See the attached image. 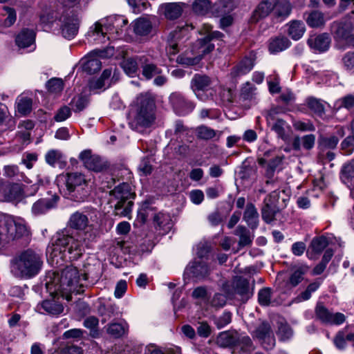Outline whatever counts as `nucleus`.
I'll use <instances>...</instances> for the list:
<instances>
[{"label": "nucleus", "mask_w": 354, "mask_h": 354, "mask_svg": "<svg viewBox=\"0 0 354 354\" xmlns=\"http://www.w3.org/2000/svg\"><path fill=\"white\" fill-rule=\"evenodd\" d=\"M6 227L8 240L19 239L29 234L26 221L20 217L8 218L6 221Z\"/></svg>", "instance_id": "obj_9"}, {"label": "nucleus", "mask_w": 354, "mask_h": 354, "mask_svg": "<svg viewBox=\"0 0 354 354\" xmlns=\"http://www.w3.org/2000/svg\"><path fill=\"white\" fill-rule=\"evenodd\" d=\"M185 28L176 29L170 32L167 42L171 49L170 53L176 54L179 50V45L185 32Z\"/></svg>", "instance_id": "obj_30"}, {"label": "nucleus", "mask_w": 354, "mask_h": 354, "mask_svg": "<svg viewBox=\"0 0 354 354\" xmlns=\"http://www.w3.org/2000/svg\"><path fill=\"white\" fill-rule=\"evenodd\" d=\"M58 197L51 198H42L35 202L32 207V211L35 214H44L48 210L56 206Z\"/></svg>", "instance_id": "obj_27"}, {"label": "nucleus", "mask_w": 354, "mask_h": 354, "mask_svg": "<svg viewBox=\"0 0 354 354\" xmlns=\"http://www.w3.org/2000/svg\"><path fill=\"white\" fill-rule=\"evenodd\" d=\"M139 61L142 68V75L146 80H151L157 75L162 73V70L156 64L150 62L147 57H140Z\"/></svg>", "instance_id": "obj_18"}, {"label": "nucleus", "mask_w": 354, "mask_h": 354, "mask_svg": "<svg viewBox=\"0 0 354 354\" xmlns=\"http://www.w3.org/2000/svg\"><path fill=\"white\" fill-rule=\"evenodd\" d=\"M155 98L150 93H140L136 97L132 109L129 125L135 131L142 132L151 127L156 119Z\"/></svg>", "instance_id": "obj_2"}, {"label": "nucleus", "mask_w": 354, "mask_h": 354, "mask_svg": "<svg viewBox=\"0 0 354 354\" xmlns=\"http://www.w3.org/2000/svg\"><path fill=\"white\" fill-rule=\"evenodd\" d=\"M212 84V80L209 77L202 74H195L191 80V88L196 97L202 101L207 100V95L201 94V92L207 91L208 87Z\"/></svg>", "instance_id": "obj_13"}, {"label": "nucleus", "mask_w": 354, "mask_h": 354, "mask_svg": "<svg viewBox=\"0 0 354 354\" xmlns=\"http://www.w3.org/2000/svg\"><path fill=\"white\" fill-rule=\"evenodd\" d=\"M234 234L239 237V248L241 249L251 245L254 236L246 227L243 225L237 226Z\"/></svg>", "instance_id": "obj_26"}, {"label": "nucleus", "mask_w": 354, "mask_h": 354, "mask_svg": "<svg viewBox=\"0 0 354 354\" xmlns=\"http://www.w3.org/2000/svg\"><path fill=\"white\" fill-rule=\"evenodd\" d=\"M307 43L311 48L319 52H324L329 48L330 39L328 35L322 34L310 37Z\"/></svg>", "instance_id": "obj_19"}, {"label": "nucleus", "mask_w": 354, "mask_h": 354, "mask_svg": "<svg viewBox=\"0 0 354 354\" xmlns=\"http://www.w3.org/2000/svg\"><path fill=\"white\" fill-rule=\"evenodd\" d=\"M283 156H277L271 158L267 162V165L265 170V176L268 180H266V184L272 183V178L277 168L281 165L283 161Z\"/></svg>", "instance_id": "obj_34"}, {"label": "nucleus", "mask_w": 354, "mask_h": 354, "mask_svg": "<svg viewBox=\"0 0 354 354\" xmlns=\"http://www.w3.org/2000/svg\"><path fill=\"white\" fill-rule=\"evenodd\" d=\"M160 10L167 19H178L183 12V4L180 3H166L160 6Z\"/></svg>", "instance_id": "obj_20"}, {"label": "nucleus", "mask_w": 354, "mask_h": 354, "mask_svg": "<svg viewBox=\"0 0 354 354\" xmlns=\"http://www.w3.org/2000/svg\"><path fill=\"white\" fill-rule=\"evenodd\" d=\"M185 272L189 277L201 278L207 276L209 272V269L205 263L194 261L186 268Z\"/></svg>", "instance_id": "obj_23"}, {"label": "nucleus", "mask_w": 354, "mask_h": 354, "mask_svg": "<svg viewBox=\"0 0 354 354\" xmlns=\"http://www.w3.org/2000/svg\"><path fill=\"white\" fill-rule=\"evenodd\" d=\"M131 26L133 31L136 36L146 37L149 35L153 31V25L151 21L145 17H140L134 20Z\"/></svg>", "instance_id": "obj_17"}, {"label": "nucleus", "mask_w": 354, "mask_h": 354, "mask_svg": "<svg viewBox=\"0 0 354 354\" xmlns=\"http://www.w3.org/2000/svg\"><path fill=\"white\" fill-rule=\"evenodd\" d=\"M272 131H274L278 137L283 140H286L288 138V135L286 133V128L288 127L287 122L283 120L280 119L274 122V123L272 124L269 126Z\"/></svg>", "instance_id": "obj_41"}, {"label": "nucleus", "mask_w": 354, "mask_h": 354, "mask_svg": "<svg viewBox=\"0 0 354 354\" xmlns=\"http://www.w3.org/2000/svg\"><path fill=\"white\" fill-rule=\"evenodd\" d=\"M153 209L148 202L142 203L141 207L138 212V218L141 223H145L147 218L150 216H153Z\"/></svg>", "instance_id": "obj_52"}, {"label": "nucleus", "mask_w": 354, "mask_h": 354, "mask_svg": "<svg viewBox=\"0 0 354 354\" xmlns=\"http://www.w3.org/2000/svg\"><path fill=\"white\" fill-rule=\"evenodd\" d=\"M89 223L87 215L77 211L71 215L67 225L69 228L77 231H85L84 241L86 239L93 241L95 238V233L93 232V225Z\"/></svg>", "instance_id": "obj_7"}, {"label": "nucleus", "mask_w": 354, "mask_h": 354, "mask_svg": "<svg viewBox=\"0 0 354 354\" xmlns=\"http://www.w3.org/2000/svg\"><path fill=\"white\" fill-rule=\"evenodd\" d=\"M98 324V319L94 316L88 317L84 321V326L90 329V335L94 338L99 337Z\"/></svg>", "instance_id": "obj_48"}, {"label": "nucleus", "mask_w": 354, "mask_h": 354, "mask_svg": "<svg viewBox=\"0 0 354 354\" xmlns=\"http://www.w3.org/2000/svg\"><path fill=\"white\" fill-rule=\"evenodd\" d=\"M339 142V139L336 136H330L329 137L322 136L319 139V147L322 149H335Z\"/></svg>", "instance_id": "obj_49"}, {"label": "nucleus", "mask_w": 354, "mask_h": 354, "mask_svg": "<svg viewBox=\"0 0 354 354\" xmlns=\"http://www.w3.org/2000/svg\"><path fill=\"white\" fill-rule=\"evenodd\" d=\"M79 158L89 170L100 172L108 167V165L100 156L92 155L91 150H84L80 153Z\"/></svg>", "instance_id": "obj_11"}, {"label": "nucleus", "mask_w": 354, "mask_h": 354, "mask_svg": "<svg viewBox=\"0 0 354 354\" xmlns=\"http://www.w3.org/2000/svg\"><path fill=\"white\" fill-rule=\"evenodd\" d=\"M41 307L48 314L51 315H59L64 311L63 305L55 298L43 301L41 304Z\"/></svg>", "instance_id": "obj_29"}, {"label": "nucleus", "mask_w": 354, "mask_h": 354, "mask_svg": "<svg viewBox=\"0 0 354 354\" xmlns=\"http://www.w3.org/2000/svg\"><path fill=\"white\" fill-rule=\"evenodd\" d=\"M243 218L251 229L257 227L259 225V213L254 205L252 203L246 205Z\"/></svg>", "instance_id": "obj_25"}, {"label": "nucleus", "mask_w": 354, "mask_h": 354, "mask_svg": "<svg viewBox=\"0 0 354 354\" xmlns=\"http://www.w3.org/2000/svg\"><path fill=\"white\" fill-rule=\"evenodd\" d=\"M46 87L48 91L51 93H59L62 91L64 84L61 79L52 78L47 82Z\"/></svg>", "instance_id": "obj_63"}, {"label": "nucleus", "mask_w": 354, "mask_h": 354, "mask_svg": "<svg viewBox=\"0 0 354 354\" xmlns=\"http://www.w3.org/2000/svg\"><path fill=\"white\" fill-rule=\"evenodd\" d=\"M232 321V314L230 312H224L219 317L214 318V322L217 328L221 329L230 324Z\"/></svg>", "instance_id": "obj_62"}, {"label": "nucleus", "mask_w": 354, "mask_h": 354, "mask_svg": "<svg viewBox=\"0 0 354 354\" xmlns=\"http://www.w3.org/2000/svg\"><path fill=\"white\" fill-rule=\"evenodd\" d=\"M201 60V56L196 55L194 57H191L187 55V54L180 55L177 57V62L183 65L186 66H194L198 64Z\"/></svg>", "instance_id": "obj_59"}, {"label": "nucleus", "mask_w": 354, "mask_h": 354, "mask_svg": "<svg viewBox=\"0 0 354 354\" xmlns=\"http://www.w3.org/2000/svg\"><path fill=\"white\" fill-rule=\"evenodd\" d=\"M43 266L41 256L28 249L15 255L10 261L12 274L20 279H31L37 275Z\"/></svg>", "instance_id": "obj_3"}, {"label": "nucleus", "mask_w": 354, "mask_h": 354, "mask_svg": "<svg viewBox=\"0 0 354 354\" xmlns=\"http://www.w3.org/2000/svg\"><path fill=\"white\" fill-rule=\"evenodd\" d=\"M339 107L351 110L354 108V93L348 94L338 100Z\"/></svg>", "instance_id": "obj_64"}, {"label": "nucleus", "mask_w": 354, "mask_h": 354, "mask_svg": "<svg viewBox=\"0 0 354 354\" xmlns=\"http://www.w3.org/2000/svg\"><path fill=\"white\" fill-rule=\"evenodd\" d=\"M195 133L198 139L203 140H211L216 135L215 130L205 125L198 127L195 130Z\"/></svg>", "instance_id": "obj_42"}, {"label": "nucleus", "mask_w": 354, "mask_h": 354, "mask_svg": "<svg viewBox=\"0 0 354 354\" xmlns=\"http://www.w3.org/2000/svg\"><path fill=\"white\" fill-rule=\"evenodd\" d=\"M102 67L101 62L97 59H90L84 64V69L86 72L92 74L97 72Z\"/></svg>", "instance_id": "obj_61"}, {"label": "nucleus", "mask_w": 354, "mask_h": 354, "mask_svg": "<svg viewBox=\"0 0 354 354\" xmlns=\"http://www.w3.org/2000/svg\"><path fill=\"white\" fill-rule=\"evenodd\" d=\"M79 273L77 268L69 266L63 269L60 274L53 272L48 276L46 283V288L50 294H61L70 300L71 293H83L84 288L87 286L84 282L87 280V274Z\"/></svg>", "instance_id": "obj_1"}, {"label": "nucleus", "mask_w": 354, "mask_h": 354, "mask_svg": "<svg viewBox=\"0 0 354 354\" xmlns=\"http://www.w3.org/2000/svg\"><path fill=\"white\" fill-rule=\"evenodd\" d=\"M45 160L48 165L53 167L58 165L59 167H63L66 163L62 153L57 149L48 151L45 156Z\"/></svg>", "instance_id": "obj_31"}, {"label": "nucleus", "mask_w": 354, "mask_h": 354, "mask_svg": "<svg viewBox=\"0 0 354 354\" xmlns=\"http://www.w3.org/2000/svg\"><path fill=\"white\" fill-rule=\"evenodd\" d=\"M109 194L112 200L117 201L114 207L115 214L121 217L130 218L133 205L131 199L135 196L130 185L127 183H120L111 189Z\"/></svg>", "instance_id": "obj_4"}, {"label": "nucleus", "mask_w": 354, "mask_h": 354, "mask_svg": "<svg viewBox=\"0 0 354 354\" xmlns=\"http://www.w3.org/2000/svg\"><path fill=\"white\" fill-rule=\"evenodd\" d=\"M234 284L235 292L243 299L247 300L252 295V292L250 291V284L247 279L239 277L234 281Z\"/></svg>", "instance_id": "obj_37"}, {"label": "nucleus", "mask_w": 354, "mask_h": 354, "mask_svg": "<svg viewBox=\"0 0 354 354\" xmlns=\"http://www.w3.org/2000/svg\"><path fill=\"white\" fill-rule=\"evenodd\" d=\"M264 203L265 205L261 209L262 218L266 223H270L275 219L276 215L274 207L271 204V196L265 198Z\"/></svg>", "instance_id": "obj_38"}, {"label": "nucleus", "mask_w": 354, "mask_h": 354, "mask_svg": "<svg viewBox=\"0 0 354 354\" xmlns=\"http://www.w3.org/2000/svg\"><path fill=\"white\" fill-rule=\"evenodd\" d=\"M309 269V266L306 264L292 266L287 284L293 288L297 286L304 279V276L308 272Z\"/></svg>", "instance_id": "obj_15"}, {"label": "nucleus", "mask_w": 354, "mask_h": 354, "mask_svg": "<svg viewBox=\"0 0 354 354\" xmlns=\"http://www.w3.org/2000/svg\"><path fill=\"white\" fill-rule=\"evenodd\" d=\"M278 0H263L253 12L252 21L257 22L261 19L268 16L274 11V6Z\"/></svg>", "instance_id": "obj_14"}, {"label": "nucleus", "mask_w": 354, "mask_h": 354, "mask_svg": "<svg viewBox=\"0 0 354 354\" xmlns=\"http://www.w3.org/2000/svg\"><path fill=\"white\" fill-rule=\"evenodd\" d=\"M3 197L5 201L12 202L21 199L24 196L22 186L18 183H12L3 187Z\"/></svg>", "instance_id": "obj_21"}, {"label": "nucleus", "mask_w": 354, "mask_h": 354, "mask_svg": "<svg viewBox=\"0 0 354 354\" xmlns=\"http://www.w3.org/2000/svg\"><path fill=\"white\" fill-rule=\"evenodd\" d=\"M283 112V109L280 106L272 107L270 109L265 113V117L268 126L274 123V122L279 120L281 118L278 115Z\"/></svg>", "instance_id": "obj_55"}, {"label": "nucleus", "mask_w": 354, "mask_h": 354, "mask_svg": "<svg viewBox=\"0 0 354 354\" xmlns=\"http://www.w3.org/2000/svg\"><path fill=\"white\" fill-rule=\"evenodd\" d=\"M209 38L205 37L197 41L198 46V56H201V59L205 55L212 52L214 48V45L210 43Z\"/></svg>", "instance_id": "obj_45"}, {"label": "nucleus", "mask_w": 354, "mask_h": 354, "mask_svg": "<svg viewBox=\"0 0 354 354\" xmlns=\"http://www.w3.org/2000/svg\"><path fill=\"white\" fill-rule=\"evenodd\" d=\"M292 5L287 0H278L274 6L273 15L276 18L284 19L288 17L292 12Z\"/></svg>", "instance_id": "obj_32"}, {"label": "nucleus", "mask_w": 354, "mask_h": 354, "mask_svg": "<svg viewBox=\"0 0 354 354\" xmlns=\"http://www.w3.org/2000/svg\"><path fill=\"white\" fill-rule=\"evenodd\" d=\"M235 7L233 0H218L213 6V12L221 16L230 13Z\"/></svg>", "instance_id": "obj_33"}, {"label": "nucleus", "mask_w": 354, "mask_h": 354, "mask_svg": "<svg viewBox=\"0 0 354 354\" xmlns=\"http://www.w3.org/2000/svg\"><path fill=\"white\" fill-rule=\"evenodd\" d=\"M55 250H59L71 261L78 259L84 251L82 240L68 234H63L56 240Z\"/></svg>", "instance_id": "obj_6"}, {"label": "nucleus", "mask_w": 354, "mask_h": 354, "mask_svg": "<svg viewBox=\"0 0 354 354\" xmlns=\"http://www.w3.org/2000/svg\"><path fill=\"white\" fill-rule=\"evenodd\" d=\"M315 314L316 319L319 320L324 324H328L329 322V317L331 311L328 309L322 303L319 302L317 304L315 308Z\"/></svg>", "instance_id": "obj_40"}, {"label": "nucleus", "mask_w": 354, "mask_h": 354, "mask_svg": "<svg viewBox=\"0 0 354 354\" xmlns=\"http://www.w3.org/2000/svg\"><path fill=\"white\" fill-rule=\"evenodd\" d=\"M62 21V34L68 39H72L77 34L80 19L77 14L72 12L63 15L61 19Z\"/></svg>", "instance_id": "obj_10"}, {"label": "nucleus", "mask_w": 354, "mask_h": 354, "mask_svg": "<svg viewBox=\"0 0 354 354\" xmlns=\"http://www.w3.org/2000/svg\"><path fill=\"white\" fill-rule=\"evenodd\" d=\"M252 337L259 341L263 348L270 350L276 344L275 337L270 324L263 322L252 333Z\"/></svg>", "instance_id": "obj_8"}, {"label": "nucleus", "mask_w": 354, "mask_h": 354, "mask_svg": "<svg viewBox=\"0 0 354 354\" xmlns=\"http://www.w3.org/2000/svg\"><path fill=\"white\" fill-rule=\"evenodd\" d=\"M237 332H222L217 337V344L222 347L235 346Z\"/></svg>", "instance_id": "obj_36"}, {"label": "nucleus", "mask_w": 354, "mask_h": 354, "mask_svg": "<svg viewBox=\"0 0 354 354\" xmlns=\"http://www.w3.org/2000/svg\"><path fill=\"white\" fill-rule=\"evenodd\" d=\"M290 44L291 42L286 36L279 35L270 39L268 50L270 53L275 54L285 50Z\"/></svg>", "instance_id": "obj_22"}, {"label": "nucleus", "mask_w": 354, "mask_h": 354, "mask_svg": "<svg viewBox=\"0 0 354 354\" xmlns=\"http://www.w3.org/2000/svg\"><path fill=\"white\" fill-rule=\"evenodd\" d=\"M153 219L156 228L162 229L169 225L170 216L168 214L159 212L154 214Z\"/></svg>", "instance_id": "obj_57"}, {"label": "nucleus", "mask_w": 354, "mask_h": 354, "mask_svg": "<svg viewBox=\"0 0 354 354\" xmlns=\"http://www.w3.org/2000/svg\"><path fill=\"white\" fill-rule=\"evenodd\" d=\"M277 334L280 341H287L292 337L293 331L288 324L281 323L279 325Z\"/></svg>", "instance_id": "obj_51"}, {"label": "nucleus", "mask_w": 354, "mask_h": 354, "mask_svg": "<svg viewBox=\"0 0 354 354\" xmlns=\"http://www.w3.org/2000/svg\"><path fill=\"white\" fill-rule=\"evenodd\" d=\"M308 106L310 109L318 115L324 113V105L322 101L314 97H310L307 101Z\"/></svg>", "instance_id": "obj_58"}, {"label": "nucleus", "mask_w": 354, "mask_h": 354, "mask_svg": "<svg viewBox=\"0 0 354 354\" xmlns=\"http://www.w3.org/2000/svg\"><path fill=\"white\" fill-rule=\"evenodd\" d=\"M88 99L86 96L79 95L74 97L71 102L75 112L82 111L87 105Z\"/></svg>", "instance_id": "obj_56"}, {"label": "nucleus", "mask_w": 354, "mask_h": 354, "mask_svg": "<svg viewBox=\"0 0 354 354\" xmlns=\"http://www.w3.org/2000/svg\"><path fill=\"white\" fill-rule=\"evenodd\" d=\"M257 88L252 83L247 82L241 88L240 97L243 100H251L255 97Z\"/></svg>", "instance_id": "obj_46"}, {"label": "nucleus", "mask_w": 354, "mask_h": 354, "mask_svg": "<svg viewBox=\"0 0 354 354\" xmlns=\"http://www.w3.org/2000/svg\"><path fill=\"white\" fill-rule=\"evenodd\" d=\"M328 241L324 236L315 237L310 242V248L316 254L322 253L328 246Z\"/></svg>", "instance_id": "obj_43"}, {"label": "nucleus", "mask_w": 354, "mask_h": 354, "mask_svg": "<svg viewBox=\"0 0 354 354\" xmlns=\"http://www.w3.org/2000/svg\"><path fill=\"white\" fill-rule=\"evenodd\" d=\"M306 21L307 24L313 28L322 26L325 23L323 14L317 10H314L309 13Z\"/></svg>", "instance_id": "obj_39"}, {"label": "nucleus", "mask_w": 354, "mask_h": 354, "mask_svg": "<svg viewBox=\"0 0 354 354\" xmlns=\"http://www.w3.org/2000/svg\"><path fill=\"white\" fill-rule=\"evenodd\" d=\"M121 66L126 74L129 76H133L138 70V64L136 61L132 58H128L122 61Z\"/></svg>", "instance_id": "obj_53"}, {"label": "nucleus", "mask_w": 354, "mask_h": 354, "mask_svg": "<svg viewBox=\"0 0 354 354\" xmlns=\"http://www.w3.org/2000/svg\"><path fill=\"white\" fill-rule=\"evenodd\" d=\"M210 5L209 0H196L193 3L192 8L195 13L203 15L208 12Z\"/></svg>", "instance_id": "obj_54"}, {"label": "nucleus", "mask_w": 354, "mask_h": 354, "mask_svg": "<svg viewBox=\"0 0 354 354\" xmlns=\"http://www.w3.org/2000/svg\"><path fill=\"white\" fill-rule=\"evenodd\" d=\"M169 102L175 112L179 115H185L192 112L195 108V104L187 100L182 94L175 92L169 96Z\"/></svg>", "instance_id": "obj_12"}, {"label": "nucleus", "mask_w": 354, "mask_h": 354, "mask_svg": "<svg viewBox=\"0 0 354 354\" xmlns=\"http://www.w3.org/2000/svg\"><path fill=\"white\" fill-rule=\"evenodd\" d=\"M32 101L29 97H21L17 102V111L23 115H27L32 111Z\"/></svg>", "instance_id": "obj_50"}, {"label": "nucleus", "mask_w": 354, "mask_h": 354, "mask_svg": "<svg viewBox=\"0 0 354 354\" xmlns=\"http://www.w3.org/2000/svg\"><path fill=\"white\" fill-rule=\"evenodd\" d=\"M106 333L112 337L118 339L126 335L129 330V325L126 322H111L106 326Z\"/></svg>", "instance_id": "obj_24"}, {"label": "nucleus", "mask_w": 354, "mask_h": 354, "mask_svg": "<svg viewBox=\"0 0 354 354\" xmlns=\"http://www.w3.org/2000/svg\"><path fill=\"white\" fill-rule=\"evenodd\" d=\"M235 346L239 347L244 351H249L254 349L253 343L250 337L237 333Z\"/></svg>", "instance_id": "obj_47"}, {"label": "nucleus", "mask_w": 354, "mask_h": 354, "mask_svg": "<svg viewBox=\"0 0 354 354\" xmlns=\"http://www.w3.org/2000/svg\"><path fill=\"white\" fill-rule=\"evenodd\" d=\"M254 57H245L241 60L230 72V75L233 78H237L248 73L254 66Z\"/></svg>", "instance_id": "obj_16"}, {"label": "nucleus", "mask_w": 354, "mask_h": 354, "mask_svg": "<svg viewBox=\"0 0 354 354\" xmlns=\"http://www.w3.org/2000/svg\"><path fill=\"white\" fill-rule=\"evenodd\" d=\"M35 35L32 30L28 29L22 30L17 36L15 42L19 48H27L34 41Z\"/></svg>", "instance_id": "obj_35"}, {"label": "nucleus", "mask_w": 354, "mask_h": 354, "mask_svg": "<svg viewBox=\"0 0 354 354\" xmlns=\"http://www.w3.org/2000/svg\"><path fill=\"white\" fill-rule=\"evenodd\" d=\"M71 109L68 106H61L55 113L54 120L56 122H64L71 115Z\"/></svg>", "instance_id": "obj_60"}, {"label": "nucleus", "mask_w": 354, "mask_h": 354, "mask_svg": "<svg viewBox=\"0 0 354 354\" xmlns=\"http://www.w3.org/2000/svg\"><path fill=\"white\" fill-rule=\"evenodd\" d=\"M87 185L83 174L77 172L67 174L65 194L74 201H84L88 195Z\"/></svg>", "instance_id": "obj_5"}, {"label": "nucleus", "mask_w": 354, "mask_h": 354, "mask_svg": "<svg viewBox=\"0 0 354 354\" xmlns=\"http://www.w3.org/2000/svg\"><path fill=\"white\" fill-rule=\"evenodd\" d=\"M288 35L294 40L299 39L306 31L305 24L299 20H292L288 24Z\"/></svg>", "instance_id": "obj_28"}, {"label": "nucleus", "mask_w": 354, "mask_h": 354, "mask_svg": "<svg viewBox=\"0 0 354 354\" xmlns=\"http://www.w3.org/2000/svg\"><path fill=\"white\" fill-rule=\"evenodd\" d=\"M322 283V279H317L313 283H310L306 289L302 292L297 297L298 301H306L311 297L313 292H315Z\"/></svg>", "instance_id": "obj_44"}]
</instances>
